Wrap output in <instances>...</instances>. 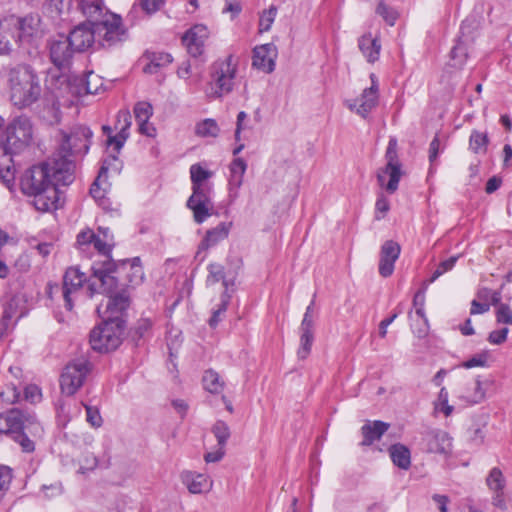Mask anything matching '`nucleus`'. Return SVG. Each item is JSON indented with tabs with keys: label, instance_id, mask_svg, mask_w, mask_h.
<instances>
[{
	"label": "nucleus",
	"instance_id": "3",
	"mask_svg": "<svg viewBox=\"0 0 512 512\" xmlns=\"http://www.w3.org/2000/svg\"><path fill=\"white\" fill-rule=\"evenodd\" d=\"M41 36V18L37 14L23 17L14 14L0 19V54H9L16 46L31 44Z\"/></svg>",
	"mask_w": 512,
	"mask_h": 512
},
{
	"label": "nucleus",
	"instance_id": "56",
	"mask_svg": "<svg viewBox=\"0 0 512 512\" xmlns=\"http://www.w3.org/2000/svg\"><path fill=\"white\" fill-rule=\"evenodd\" d=\"M375 209H376L375 217L377 220L382 219L385 216V214L389 211V209H390L389 200L383 194L378 196L376 204H375Z\"/></svg>",
	"mask_w": 512,
	"mask_h": 512
},
{
	"label": "nucleus",
	"instance_id": "44",
	"mask_svg": "<svg viewBox=\"0 0 512 512\" xmlns=\"http://www.w3.org/2000/svg\"><path fill=\"white\" fill-rule=\"evenodd\" d=\"M458 260V256H452L442 262L439 263L435 271L432 273V276L429 280L430 283L434 282L438 277L443 275L444 273L450 271L455 266Z\"/></svg>",
	"mask_w": 512,
	"mask_h": 512
},
{
	"label": "nucleus",
	"instance_id": "60",
	"mask_svg": "<svg viewBox=\"0 0 512 512\" xmlns=\"http://www.w3.org/2000/svg\"><path fill=\"white\" fill-rule=\"evenodd\" d=\"M16 440L25 452H32L35 448L34 442L27 437L24 431L16 434Z\"/></svg>",
	"mask_w": 512,
	"mask_h": 512
},
{
	"label": "nucleus",
	"instance_id": "12",
	"mask_svg": "<svg viewBox=\"0 0 512 512\" xmlns=\"http://www.w3.org/2000/svg\"><path fill=\"white\" fill-rule=\"evenodd\" d=\"M212 190V184L192 185V195L187 200V207L192 210L194 221L198 224L212 215Z\"/></svg>",
	"mask_w": 512,
	"mask_h": 512
},
{
	"label": "nucleus",
	"instance_id": "62",
	"mask_svg": "<svg viewBox=\"0 0 512 512\" xmlns=\"http://www.w3.org/2000/svg\"><path fill=\"white\" fill-rule=\"evenodd\" d=\"M224 455H225V449L218 447L217 450L206 453L204 455V460L207 463H215V462L220 461L224 457Z\"/></svg>",
	"mask_w": 512,
	"mask_h": 512
},
{
	"label": "nucleus",
	"instance_id": "33",
	"mask_svg": "<svg viewBox=\"0 0 512 512\" xmlns=\"http://www.w3.org/2000/svg\"><path fill=\"white\" fill-rule=\"evenodd\" d=\"M204 388L213 394H219L224 389V381L221 380L219 374L210 369L205 371L203 375Z\"/></svg>",
	"mask_w": 512,
	"mask_h": 512
},
{
	"label": "nucleus",
	"instance_id": "30",
	"mask_svg": "<svg viewBox=\"0 0 512 512\" xmlns=\"http://www.w3.org/2000/svg\"><path fill=\"white\" fill-rule=\"evenodd\" d=\"M389 454L392 462L400 469L407 470L411 465L410 450L398 443L389 448Z\"/></svg>",
	"mask_w": 512,
	"mask_h": 512
},
{
	"label": "nucleus",
	"instance_id": "40",
	"mask_svg": "<svg viewBox=\"0 0 512 512\" xmlns=\"http://www.w3.org/2000/svg\"><path fill=\"white\" fill-rule=\"evenodd\" d=\"M212 433L217 440L218 447L225 449V445L231 435L229 426L224 421L219 420L212 426Z\"/></svg>",
	"mask_w": 512,
	"mask_h": 512
},
{
	"label": "nucleus",
	"instance_id": "45",
	"mask_svg": "<svg viewBox=\"0 0 512 512\" xmlns=\"http://www.w3.org/2000/svg\"><path fill=\"white\" fill-rule=\"evenodd\" d=\"M79 7L87 17H95L101 13V5L98 0H81Z\"/></svg>",
	"mask_w": 512,
	"mask_h": 512
},
{
	"label": "nucleus",
	"instance_id": "23",
	"mask_svg": "<svg viewBox=\"0 0 512 512\" xmlns=\"http://www.w3.org/2000/svg\"><path fill=\"white\" fill-rule=\"evenodd\" d=\"M180 479L191 494L209 492L212 488L209 476L202 473L185 470L180 474Z\"/></svg>",
	"mask_w": 512,
	"mask_h": 512
},
{
	"label": "nucleus",
	"instance_id": "54",
	"mask_svg": "<svg viewBox=\"0 0 512 512\" xmlns=\"http://www.w3.org/2000/svg\"><path fill=\"white\" fill-rule=\"evenodd\" d=\"M509 329L507 327L493 330L488 335V342L493 345H501L507 340Z\"/></svg>",
	"mask_w": 512,
	"mask_h": 512
},
{
	"label": "nucleus",
	"instance_id": "19",
	"mask_svg": "<svg viewBox=\"0 0 512 512\" xmlns=\"http://www.w3.org/2000/svg\"><path fill=\"white\" fill-rule=\"evenodd\" d=\"M276 57L277 49L275 45L268 43L257 46L253 50L252 65L266 73H271L275 68Z\"/></svg>",
	"mask_w": 512,
	"mask_h": 512
},
{
	"label": "nucleus",
	"instance_id": "37",
	"mask_svg": "<svg viewBox=\"0 0 512 512\" xmlns=\"http://www.w3.org/2000/svg\"><path fill=\"white\" fill-rule=\"evenodd\" d=\"M213 173L200 164H193L190 167V178L192 185L211 184L208 180L212 177Z\"/></svg>",
	"mask_w": 512,
	"mask_h": 512
},
{
	"label": "nucleus",
	"instance_id": "39",
	"mask_svg": "<svg viewBox=\"0 0 512 512\" xmlns=\"http://www.w3.org/2000/svg\"><path fill=\"white\" fill-rule=\"evenodd\" d=\"M107 167L105 166V163L102 165L99 175L96 178V180L93 182L90 188V194L91 196L99 202L100 205L103 204L105 194H106V187H102V178L107 172Z\"/></svg>",
	"mask_w": 512,
	"mask_h": 512
},
{
	"label": "nucleus",
	"instance_id": "34",
	"mask_svg": "<svg viewBox=\"0 0 512 512\" xmlns=\"http://www.w3.org/2000/svg\"><path fill=\"white\" fill-rule=\"evenodd\" d=\"M489 144L487 133L473 130L469 138V149L475 154H484Z\"/></svg>",
	"mask_w": 512,
	"mask_h": 512
},
{
	"label": "nucleus",
	"instance_id": "64",
	"mask_svg": "<svg viewBox=\"0 0 512 512\" xmlns=\"http://www.w3.org/2000/svg\"><path fill=\"white\" fill-rule=\"evenodd\" d=\"M43 490L45 492V496L47 498H51L62 493V485L59 482L51 484L50 486L44 485Z\"/></svg>",
	"mask_w": 512,
	"mask_h": 512
},
{
	"label": "nucleus",
	"instance_id": "50",
	"mask_svg": "<svg viewBox=\"0 0 512 512\" xmlns=\"http://www.w3.org/2000/svg\"><path fill=\"white\" fill-rule=\"evenodd\" d=\"M209 275L207 278V282L217 283L220 280H223V284L227 286V282L224 280V268L220 264L212 263L208 267Z\"/></svg>",
	"mask_w": 512,
	"mask_h": 512
},
{
	"label": "nucleus",
	"instance_id": "17",
	"mask_svg": "<svg viewBox=\"0 0 512 512\" xmlns=\"http://www.w3.org/2000/svg\"><path fill=\"white\" fill-rule=\"evenodd\" d=\"M86 281L85 273L77 267H70L66 270L63 276V297L68 310L73 308L72 294L77 292Z\"/></svg>",
	"mask_w": 512,
	"mask_h": 512
},
{
	"label": "nucleus",
	"instance_id": "11",
	"mask_svg": "<svg viewBox=\"0 0 512 512\" xmlns=\"http://www.w3.org/2000/svg\"><path fill=\"white\" fill-rule=\"evenodd\" d=\"M104 322L90 333V344L93 350L109 352L121 344L122 327L119 322L103 319Z\"/></svg>",
	"mask_w": 512,
	"mask_h": 512
},
{
	"label": "nucleus",
	"instance_id": "52",
	"mask_svg": "<svg viewBox=\"0 0 512 512\" xmlns=\"http://www.w3.org/2000/svg\"><path fill=\"white\" fill-rule=\"evenodd\" d=\"M95 233L91 229H85L77 235V245L79 249L85 251L93 242Z\"/></svg>",
	"mask_w": 512,
	"mask_h": 512
},
{
	"label": "nucleus",
	"instance_id": "15",
	"mask_svg": "<svg viewBox=\"0 0 512 512\" xmlns=\"http://www.w3.org/2000/svg\"><path fill=\"white\" fill-rule=\"evenodd\" d=\"M76 52L84 51L93 44L97 45L94 22H85L76 26L67 37Z\"/></svg>",
	"mask_w": 512,
	"mask_h": 512
},
{
	"label": "nucleus",
	"instance_id": "16",
	"mask_svg": "<svg viewBox=\"0 0 512 512\" xmlns=\"http://www.w3.org/2000/svg\"><path fill=\"white\" fill-rule=\"evenodd\" d=\"M208 37V28L205 25L197 24L184 34L182 41L188 53L193 57H198L203 54Z\"/></svg>",
	"mask_w": 512,
	"mask_h": 512
},
{
	"label": "nucleus",
	"instance_id": "26",
	"mask_svg": "<svg viewBox=\"0 0 512 512\" xmlns=\"http://www.w3.org/2000/svg\"><path fill=\"white\" fill-rule=\"evenodd\" d=\"M231 226V222H221L216 227L208 230L199 245V250H207L226 239L229 235Z\"/></svg>",
	"mask_w": 512,
	"mask_h": 512
},
{
	"label": "nucleus",
	"instance_id": "35",
	"mask_svg": "<svg viewBox=\"0 0 512 512\" xmlns=\"http://www.w3.org/2000/svg\"><path fill=\"white\" fill-rule=\"evenodd\" d=\"M172 62V56L165 52L151 53L149 55V63L145 66L144 71L147 73H156L158 68L165 67Z\"/></svg>",
	"mask_w": 512,
	"mask_h": 512
},
{
	"label": "nucleus",
	"instance_id": "21",
	"mask_svg": "<svg viewBox=\"0 0 512 512\" xmlns=\"http://www.w3.org/2000/svg\"><path fill=\"white\" fill-rule=\"evenodd\" d=\"M378 102V93L374 89H364L361 96L354 100H347L346 106L355 111L358 115L366 118L367 115L376 107Z\"/></svg>",
	"mask_w": 512,
	"mask_h": 512
},
{
	"label": "nucleus",
	"instance_id": "14",
	"mask_svg": "<svg viewBox=\"0 0 512 512\" xmlns=\"http://www.w3.org/2000/svg\"><path fill=\"white\" fill-rule=\"evenodd\" d=\"M75 52L69 39L63 35L49 42L50 59L59 69L69 66Z\"/></svg>",
	"mask_w": 512,
	"mask_h": 512
},
{
	"label": "nucleus",
	"instance_id": "18",
	"mask_svg": "<svg viewBox=\"0 0 512 512\" xmlns=\"http://www.w3.org/2000/svg\"><path fill=\"white\" fill-rule=\"evenodd\" d=\"M401 252L400 245L393 241L387 240L383 243L380 250L379 274L387 278L394 272V265L399 258Z\"/></svg>",
	"mask_w": 512,
	"mask_h": 512
},
{
	"label": "nucleus",
	"instance_id": "2",
	"mask_svg": "<svg viewBox=\"0 0 512 512\" xmlns=\"http://www.w3.org/2000/svg\"><path fill=\"white\" fill-rule=\"evenodd\" d=\"M58 185L64 184L55 179L53 162L33 166L26 171L21 180L23 193L33 197V206L41 212H49L58 208Z\"/></svg>",
	"mask_w": 512,
	"mask_h": 512
},
{
	"label": "nucleus",
	"instance_id": "4",
	"mask_svg": "<svg viewBox=\"0 0 512 512\" xmlns=\"http://www.w3.org/2000/svg\"><path fill=\"white\" fill-rule=\"evenodd\" d=\"M9 96L12 104L20 109L37 102L42 93L40 77L30 65L19 64L7 74Z\"/></svg>",
	"mask_w": 512,
	"mask_h": 512
},
{
	"label": "nucleus",
	"instance_id": "43",
	"mask_svg": "<svg viewBox=\"0 0 512 512\" xmlns=\"http://www.w3.org/2000/svg\"><path fill=\"white\" fill-rule=\"evenodd\" d=\"M135 118L138 123L148 121L152 114V105L148 102H138L134 107Z\"/></svg>",
	"mask_w": 512,
	"mask_h": 512
},
{
	"label": "nucleus",
	"instance_id": "28",
	"mask_svg": "<svg viewBox=\"0 0 512 512\" xmlns=\"http://www.w3.org/2000/svg\"><path fill=\"white\" fill-rule=\"evenodd\" d=\"M388 428L389 424L383 421L368 422L361 428L363 435V441L361 442V445L370 446L375 441L380 440Z\"/></svg>",
	"mask_w": 512,
	"mask_h": 512
},
{
	"label": "nucleus",
	"instance_id": "27",
	"mask_svg": "<svg viewBox=\"0 0 512 512\" xmlns=\"http://www.w3.org/2000/svg\"><path fill=\"white\" fill-rule=\"evenodd\" d=\"M118 270L125 273L128 282L132 285L140 284L143 281L144 272L138 257L121 261Z\"/></svg>",
	"mask_w": 512,
	"mask_h": 512
},
{
	"label": "nucleus",
	"instance_id": "36",
	"mask_svg": "<svg viewBox=\"0 0 512 512\" xmlns=\"http://www.w3.org/2000/svg\"><path fill=\"white\" fill-rule=\"evenodd\" d=\"M467 57V46L459 39L450 52L451 65L456 68H461L465 64Z\"/></svg>",
	"mask_w": 512,
	"mask_h": 512
},
{
	"label": "nucleus",
	"instance_id": "24",
	"mask_svg": "<svg viewBox=\"0 0 512 512\" xmlns=\"http://www.w3.org/2000/svg\"><path fill=\"white\" fill-rule=\"evenodd\" d=\"M486 484L494 494L493 504L496 507L504 509L506 507L504 500V489L506 486V479L502 471L497 467L492 468L486 478Z\"/></svg>",
	"mask_w": 512,
	"mask_h": 512
},
{
	"label": "nucleus",
	"instance_id": "5",
	"mask_svg": "<svg viewBox=\"0 0 512 512\" xmlns=\"http://www.w3.org/2000/svg\"><path fill=\"white\" fill-rule=\"evenodd\" d=\"M94 278L99 282L101 291L97 289L96 282L88 280L89 297L101 292L108 295V302L105 307L99 305L97 313L102 319L119 322L120 316L130 305V296L127 290L117 291L118 281L115 276L102 270L94 271Z\"/></svg>",
	"mask_w": 512,
	"mask_h": 512
},
{
	"label": "nucleus",
	"instance_id": "25",
	"mask_svg": "<svg viewBox=\"0 0 512 512\" xmlns=\"http://www.w3.org/2000/svg\"><path fill=\"white\" fill-rule=\"evenodd\" d=\"M424 442L428 452L448 454L451 451V439L445 431L434 430L426 433Z\"/></svg>",
	"mask_w": 512,
	"mask_h": 512
},
{
	"label": "nucleus",
	"instance_id": "1",
	"mask_svg": "<svg viewBox=\"0 0 512 512\" xmlns=\"http://www.w3.org/2000/svg\"><path fill=\"white\" fill-rule=\"evenodd\" d=\"M59 145L53 158L54 177L69 185L74 179L75 155H84L89 150L92 132L85 126H75L69 131H60Z\"/></svg>",
	"mask_w": 512,
	"mask_h": 512
},
{
	"label": "nucleus",
	"instance_id": "41",
	"mask_svg": "<svg viewBox=\"0 0 512 512\" xmlns=\"http://www.w3.org/2000/svg\"><path fill=\"white\" fill-rule=\"evenodd\" d=\"M277 15V7L272 5L269 9L264 10L259 18V31L267 32L271 29V26Z\"/></svg>",
	"mask_w": 512,
	"mask_h": 512
},
{
	"label": "nucleus",
	"instance_id": "38",
	"mask_svg": "<svg viewBox=\"0 0 512 512\" xmlns=\"http://www.w3.org/2000/svg\"><path fill=\"white\" fill-rule=\"evenodd\" d=\"M195 132L201 137H217L220 129L214 119L208 118L196 125Z\"/></svg>",
	"mask_w": 512,
	"mask_h": 512
},
{
	"label": "nucleus",
	"instance_id": "8",
	"mask_svg": "<svg viewBox=\"0 0 512 512\" xmlns=\"http://www.w3.org/2000/svg\"><path fill=\"white\" fill-rule=\"evenodd\" d=\"M397 146V139L394 137L390 138L385 153L387 163L385 167L380 168L377 172L378 184L390 194H393L398 189L399 181L402 176Z\"/></svg>",
	"mask_w": 512,
	"mask_h": 512
},
{
	"label": "nucleus",
	"instance_id": "31",
	"mask_svg": "<svg viewBox=\"0 0 512 512\" xmlns=\"http://www.w3.org/2000/svg\"><path fill=\"white\" fill-rule=\"evenodd\" d=\"M314 341V326H301L300 325V348L298 350V357L305 359L311 351Z\"/></svg>",
	"mask_w": 512,
	"mask_h": 512
},
{
	"label": "nucleus",
	"instance_id": "9",
	"mask_svg": "<svg viewBox=\"0 0 512 512\" xmlns=\"http://www.w3.org/2000/svg\"><path fill=\"white\" fill-rule=\"evenodd\" d=\"M92 369L86 358H77L70 361L60 376L61 392L67 396L74 395L84 384Z\"/></svg>",
	"mask_w": 512,
	"mask_h": 512
},
{
	"label": "nucleus",
	"instance_id": "22",
	"mask_svg": "<svg viewBox=\"0 0 512 512\" xmlns=\"http://www.w3.org/2000/svg\"><path fill=\"white\" fill-rule=\"evenodd\" d=\"M131 114L127 110H121L117 114L115 129L118 133L115 136H109L107 140L108 145H114L116 152H119L123 147L125 141L129 137V129L131 127Z\"/></svg>",
	"mask_w": 512,
	"mask_h": 512
},
{
	"label": "nucleus",
	"instance_id": "32",
	"mask_svg": "<svg viewBox=\"0 0 512 512\" xmlns=\"http://www.w3.org/2000/svg\"><path fill=\"white\" fill-rule=\"evenodd\" d=\"M247 168L246 162L242 158H236L230 165L229 184L231 187L239 188L242 185L243 177Z\"/></svg>",
	"mask_w": 512,
	"mask_h": 512
},
{
	"label": "nucleus",
	"instance_id": "49",
	"mask_svg": "<svg viewBox=\"0 0 512 512\" xmlns=\"http://www.w3.org/2000/svg\"><path fill=\"white\" fill-rule=\"evenodd\" d=\"M489 358L488 351H482L461 364V367L470 369L473 367H485Z\"/></svg>",
	"mask_w": 512,
	"mask_h": 512
},
{
	"label": "nucleus",
	"instance_id": "20",
	"mask_svg": "<svg viewBox=\"0 0 512 512\" xmlns=\"http://www.w3.org/2000/svg\"><path fill=\"white\" fill-rule=\"evenodd\" d=\"M486 396L485 389L479 377L464 384L457 391L456 397L464 405H475L481 403Z\"/></svg>",
	"mask_w": 512,
	"mask_h": 512
},
{
	"label": "nucleus",
	"instance_id": "48",
	"mask_svg": "<svg viewBox=\"0 0 512 512\" xmlns=\"http://www.w3.org/2000/svg\"><path fill=\"white\" fill-rule=\"evenodd\" d=\"M12 478V469L6 465H0V497L8 491Z\"/></svg>",
	"mask_w": 512,
	"mask_h": 512
},
{
	"label": "nucleus",
	"instance_id": "51",
	"mask_svg": "<svg viewBox=\"0 0 512 512\" xmlns=\"http://www.w3.org/2000/svg\"><path fill=\"white\" fill-rule=\"evenodd\" d=\"M415 313H416L418 320L421 323L419 324V327L414 328V333L418 337H423L427 334V331H428V320L424 313L423 303H421L419 307H416Z\"/></svg>",
	"mask_w": 512,
	"mask_h": 512
},
{
	"label": "nucleus",
	"instance_id": "6",
	"mask_svg": "<svg viewBox=\"0 0 512 512\" xmlns=\"http://www.w3.org/2000/svg\"><path fill=\"white\" fill-rule=\"evenodd\" d=\"M32 128L27 119H17L7 128L5 141L0 144V178L10 182L13 174V154L20 152L30 142Z\"/></svg>",
	"mask_w": 512,
	"mask_h": 512
},
{
	"label": "nucleus",
	"instance_id": "58",
	"mask_svg": "<svg viewBox=\"0 0 512 512\" xmlns=\"http://www.w3.org/2000/svg\"><path fill=\"white\" fill-rule=\"evenodd\" d=\"M152 325L153 323L149 318H141L138 320L135 327V333L138 335L139 339L149 335Z\"/></svg>",
	"mask_w": 512,
	"mask_h": 512
},
{
	"label": "nucleus",
	"instance_id": "46",
	"mask_svg": "<svg viewBox=\"0 0 512 512\" xmlns=\"http://www.w3.org/2000/svg\"><path fill=\"white\" fill-rule=\"evenodd\" d=\"M495 317L498 324L512 325V309L508 304L498 305L495 309Z\"/></svg>",
	"mask_w": 512,
	"mask_h": 512
},
{
	"label": "nucleus",
	"instance_id": "7",
	"mask_svg": "<svg viewBox=\"0 0 512 512\" xmlns=\"http://www.w3.org/2000/svg\"><path fill=\"white\" fill-rule=\"evenodd\" d=\"M238 58L229 54L216 60L210 69V82L205 89L208 99L214 100L230 94L235 86Z\"/></svg>",
	"mask_w": 512,
	"mask_h": 512
},
{
	"label": "nucleus",
	"instance_id": "61",
	"mask_svg": "<svg viewBox=\"0 0 512 512\" xmlns=\"http://www.w3.org/2000/svg\"><path fill=\"white\" fill-rule=\"evenodd\" d=\"M25 398L31 402H35L41 398L40 389L36 385H29L24 390Z\"/></svg>",
	"mask_w": 512,
	"mask_h": 512
},
{
	"label": "nucleus",
	"instance_id": "59",
	"mask_svg": "<svg viewBox=\"0 0 512 512\" xmlns=\"http://www.w3.org/2000/svg\"><path fill=\"white\" fill-rule=\"evenodd\" d=\"M93 247L102 255H108L111 251V243L101 238L100 235H95L92 244Z\"/></svg>",
	"mask_w": 512,
	"mask_h": 512
},
{
	"label": "nucleus",
	"instance_id": "55",
	"mask_svg": "<svg viewBox=\"0 0 512 512\" xmlns=\"http://www.w3.org/2000/svg\"><path fill=\"white\" fill-rule=\"evenodd\" d=\"M138 2L142 10L146 14L151 15L160 10L165 0H138Z\"/></svg>",
	"mask_w": 512,
	"mask_h": 512
},
{
	"label": "nucleus",
	"instance_id": "42",
	"mask_svg": "<svg viewBox=\"0 0 512 512\" xmlns=\"http://www.w3.org/2000/svg\"><path fill=\"white\" fill-rule=\"evenodd\" d=\"M448 398V391L445 387H442L435 403V409L439 412H442L446 417L450 416L454 410L453 406L449 405Z\"/></svg>",
	"mask_w": 512,
	"mask_h": 512
},
{
	"label": "nucleus",
	"instance_id": "13",
	"mask_svg": "<svg viewBox=\"0 0 512 512\" xmlns=\"http://www.w3.org/2000/svg\"><path fill=\"white\" fill-rule=\"evenodd\" d=\"M94 25L99 47H111L124 39L125 29L121 18L115 14H111L100 22H94Z\"/></svg>",
	"mask_w": 512,
	"mask_h": 512
},
{
	"label": "nucleus",
	"instance_id": "29",
	"mask_svg": "<svg viewBox=\"0 0 512 512\" xmlns=\"http://www.w3.org/2000/svg\"><path fill=\"white\" fill-rule=\"evenodd\" d=\"M358 46L369 63H374L379 59L381 44L378 38H373L371 34H365L359 38Z\"/></svg>",
	"mask_w": 512,
	"mask_h": 512
},
{
	"label": "nucleus",
	"instance_id": "10",
	"mask_svg": "<svg viewBox=\"0 0 512 512\" xmlns=\"http://www.w3.org/2000/svg\"><path fill=\"white\" fill-rule=\"evenodd\" d=\"M23 431L40 436L43 429L34 415L24 413L19 409H11L0 414V433L17 434Z\"/></svg>",
	"mask_w": 512,
	"mask_h": 512
},
{
	"label": "nucleus",
	"instance_id": "63",
	"mask_svg": "<svg viewBox=\"0 0 512 512\" xmlns=\"http://www.w3.org/2000/svg\"><path fill=\"white\" fill-rule=\"evenodd\" d=\"M242 11V6L240 2L235 0H227L226 1V7L224 8L223 12H229L232 14V18L238 16L240 12Z\"/></svg>",
	"mask_w": 512,
	"mask_h": 512
},
{
	"label": "nucleus",
	"instance_id": "53",
	"mask_svg": "<svg viewBox=\"0 0 512 512\" xmlns=\"http://www.w3.org/2000/svg\"><path fill=\"white\" fill-rule=\"evenodd\" d=\"M86 409V420L87 422L95 428H98L102 425V417L100 415L99 410L96 407L84 405Z\"/></svg>",
	"mask_w": 512,
	"mask_h": 512
},
{
	"label": "nucleus",
	"instance_id": "57",
	"mask_svg": "<svg viewBox=\"0 0 512 512\" xmlns=\"http://www.w3.org/2000/svg\"><path fill=\"white\" fill-rule=\"evenodd\" d=\"M377 13L382 16L384 18V20L389 24V25H394L396 19H397V13L389 8L388 6H386L385 4L383 3H380L377 7Z\"/></svg>",
	"mask_w": 512,
	"mask_h": 512
},
{
	"label": "nucleus",
	"instance_id": "47",
	"mask_svg": "<svg viewBox=\"0 0 512 512\" xmlns=\"http://www.w3.org/2000/svg\"><path fill=\"white\" fill-rule=\"evenodd\" d=\"M19 397L20 391L14 383L6 385V387L0 392L1 400L8 404L15 403Z\"/></svg>",
	"mask_w": 512,
	"mask_h": 512
}]
</instances>
